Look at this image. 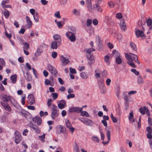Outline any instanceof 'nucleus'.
Masks as SVG:
<instances>
[{
	"instance_id": "nucleus-1",
	"label": "nucleus",
	"mask_w": 152,
	"mask_h": 152,
	"mask_svg": "<svg viewBox=\"0 0 152 152\" xmlns=\"http://www.w3.org/2000/svg\"><path fill=\"white\" fill-rule=\"evenodd\" d=\"M125 56L126 59L128 61L127 62V64L132 67L135 68L136 67V65L133 62V61L138 64H140L137 55L131 53H130L129 54L125 53Z\"/></svg>"
},
{
	"instance_id": "nucleus-2",
	"label": "nucleus",
	"mask_w": 152,
	"mask_h": 152,
	"mask_svg": "<svg viewBox=\"0 0 152 152\" xmlns=\"http://www.w3.org/2000/svg\"><path fill=\"white\" fill-rule=\"evenodd\" d=\"M95 50L94 48H91L86 50V56L88 59V63L90 65L93 63L94 62V57L93 55L91 54V53L94 51Z\"/></svg>"
},
{
	"instance_id": "nucleus-3",
	"label": "nucleus",
	"mask_w": 152,
	"mask_h": 152,
	"mask_svg": "<svg viewBox=\"0 0 152 152\" xmlns=\"http://www.w3.org/2000/svg\"><path fill=\"white\" fill-rule=\"evenodd\" d=\"M52 109L51 116L52 119H54L56 117L58 116V108L56 106L53 104H52Z\"/></svg>"
},
{
	"instance_id": "nucleus-4",
	"label": "nucleus",
	"mask_w": 152,
	"mask_h": 152,
	"mask_svg": "<svg viewBox=\"0 0 152 152\" xmlns=\"http://www.w3.org/2000/svg\"><path fill=\"white\" fill-rule=\"evenodd\" d=\"M69 56H66L65 55L61 56H60V60L62 63V66H64L67 65L70 61L69 60Z\"/></svg>"
},
{
	"instance_id": "nucleus-5",
	"label": "nucleus",
	"mask_w": 152,
	"mask_h": 152,
	"mask_svg": "<svg viewBox=\"0 0 152 152\" xmlns=\"http://www.w3.org/2000/svg\"><path fill=\"white\" fill-rule=\"evenodd\" d=\"M15 141L16 144L19 143L22 140V137L21 134L18 131H16L15 133Z\"/></svg>"
},
{
	"instance_id": "nucleus-6",
	"label": "nucleus",
	"mask_w": 152,
	"mask_h": 152,
	"mask_svg": "<svg viewBox=\"0 0 152 152\" xmlns=\"http://www.w3.org/2000/svg\"><path fill=\"white\" fill-rule=\"evenodd\" d=\"M66 128L61 125H58L56 127V133L58 134L66 132Z\"/></svg>"
},
{
	"instance_id": "nucleus-7",
	"label": "nucleus",
	"mask_w": 152,
	"mask_h": 152,
	"mask_svg": "<svg viewBox=\"0 0 152 152\" xmlns=\"http://www.w3.org/2000/svg\"><path fill=\"white\" fill-rule=\"evenodd\" d=\"M48 67L50 72L52 75H55L57 73V71L56 69L51 64H48Z\"/></svg>"
},
{
	"instance_id": "nucleus-8",
	"label": "nucleus",
	"mask_w": 152,
	"mask_h": 152,
	"mask_svg": "<svg viewBox=\"0 0 152 152\" xmlns=\"http://www.w3.org/2000/svg\"><path fill=\"white\" fill-rule=\"evenodd\" d=\"M82 110V108H80L79 107H74L69 108V112L70 113L76 112L80 113Z\"/></svg>"
},
{
	"instance_id": "nucleus-9",
	"label": "nucleus",
	"mask_w": 152,
	"mask_h": 152,
	"mask_svg": "<svg viewBox=\"0 0 152 152\" xmlns=\"http://www.w3.org/2000/svg\"><path fill=\"white\" fill-rule=\"evenodd\" d=\"M1 104L4 108L8 112H10L12 111V109L8 104L5 103L3 102H1Z\"/></svg>"
},
{
	"instance_id": "nucleus-10",
	"label": "nucleus",
	"mask_w": 152,
	"mask_h": 152,
	"mask_svg": "<svg viewBox=\"0 0 152 152\" xmlns=\"http://www.w3.org/2000/svg\"><path fill=\"white\" fill-rule=\"evenodd\" d=\"M1 99L5 102H7L11 100L12 97L6 94H2L1 95Z\"/></svg>"
},
{
	"instance_id": "nucleus-11",
	"label": "nucleus",
	"mask_w": 152,
	"mask_h": 152,
	"mask_svg": "<svg viewBox=\"0 0 152 152\" xmlns=\"http://www.w3.org/2000/svg\"><path fill=\"white\" fill-rule=\"evenodd\" d=\"M29 127L34 130L36 133H39L40 132V130L39 127L36 125L32 124L29 126Z\"/></svg>"
},
{
	"instance_id": "nucleus-12",
	"label": "nucleus",
	"mask_w": 152,
	"mask_h": 152,
	"mask_svg": "<svg viewBox=\"0 0 152 152\" xmlns=\"http://www.w3.org/2000/svg\"><path fill=\"white\" fill-rule=\"evenodd\" d=\"M61 43L59 41H53L51 43V48L52 49H56L58 47L60 46Z\"/></svg>"
},
{
	"instance_id": "nucleus-13",
	"label": "nucleus",
	"mask_w": 152,
	"mask_h": 152,
	"mask_svg": "<svg viewBox=\"0 0 152 152\" xmlns=\"http://www.w3.org/2000/svg\"><path fill=\"white\" fill-rule=\"evenodd\" d=\"M135 34L137 37H144L145 34L142 30L137 29L135 31Z\"/></svg>"
},
{
	"instance_id": "nucleus-14",
	"label": "nucleus",
	"mask_w": 152,
	"mask_h": 152,
	"mask_svg": "<svg viewBox=\"0 0 152 152\" xmlns=\"http://www.w3.org/2000/svg\"><path fill=\"white\" fill-rule=\"evenodd\" d=\"M33 121L34 123H37L38 125H40L42 123V119L39 117L36 116L33 118Z\"/></svg>"
},
{
	"instance_id": "nucleus-15",
	"label": "nucleus",
	"mask_w": 152,
	"mask_h": 152,
	"mask_svg": "<svg viewBox=\"0 0 152 152\" xmlns=\"http://www.w3.org/2000/svg\"><path fill=\"white\" fill-rule=\"evenodd\" d=\"M28 98L30 101L29 104L31 105H33L35 103V98L32 94H30L28 97Z\"/></svg>"
},
{
	"instance_id": "nucleus-16",
	"label": "nucleus",
	"mask_w": 152,
	"mask_h": 152,
	"mask_svg": "<svg viewBox=\"0 0 152 152\" xmlns=\"http://www.w3.org/2000/svg\"><path fill=\"white\" fill-rule=\"evenodd\" d=\"M106 135L107 136V137L108 139V141H103L102 142L103 144L105 145L107 144H108L109 142H110V136H111V134L109 130H107L106 132Z\"/></svg>"
},
{
	"instance_id": "nucleus-17",
	"label": "nucleus",
	"mask_w": 152,
	"mask_h": 152,
	"mask_svg": "<svg viewBox=\"0 0 152 152\" xmlns=\"http://www.w3.org/2000/svg\"><path fill=\"white\" fill-rule=\"evenodd\" d=\"M26 21L27 23L26 26L28 27L29 28H31L32 25V23L28 16H26Z\"/></svg>"
},
{
	"instance_id": "nucleus-18",
	"label": "nucleus",
	"mask_w": 152,
	"mask_h": 152,
	"mask_svg": "<svg viewBox=\"0 0 152 152\" xmlns=\"http://www.w3.org/2000/svg\"><path fill=\"white\" fill-rule=\"evenodd\" d=\"M66 127L70 129L72 133H73L74 132L75 129L71 126V124L69 120H67L66 121Z\"/></svg>"
},
{
	"instance_id": "nucleus-19",
	"label": "nucleus",
	"mask_w": 152,
	"mask_h": 152,
	"mask_svg": "<svg viewBox=\"0 0 152 152\" xmlns=\"http://www.w3.org/2000/svg\"><path fill=\"white\" fill-rule=\"evenodd\" d=\"M120 26L121 28V29L123 31H124L126 30V23L124 20H121V21L120 22Z\"/></svg>"
},
{
	"instance_id": "nucleus-20",
	"label": "nucleus",
	"mask_w": 152,
	"mask_h": 152,
	"mask_svg": "<svg viewBox=\"0 0 152 152\" xmlns=\"http://www.w3.org/2000/svg\"><path fill=\"white\" fill-rule=\"evenodd\" d=\"M148 110V108L146 106L140 107L139 108V111L140 113L142 115H144L145 113Z\"/></svg>"
},
{
	"instance_id": "nucleus-21",
	"label": "nucleus",
	"mask_w": 152,
	"mask_h": 152,
	"mask_svg": "<svg viewBox=\"0 0 152 152\" xmlns=\"http://www.w3.org/2000/svg\"><path fill=\"white\" fill-rule=\"evenodd\" d=\"M42 47V46H40L37 48V51L35 53V55L37 56H39L43 52Z\"/></svg>"
},
{
	"instance_id": "nucleus-22",
	"label": "nucleus",
	"mask_w": 152,
	"mask_h": 152,
	"mask_svg": "<svg viewBox=\"0 0 152 152\" xmlns=\"http://www.w3.org/2000/svg\"><path fill=\"white\" fill-rule=\"evenodd\" d=\"M147 24V25L149 26V31L147 32L148 33L150 32V31L152 29V20L151 19H148L147 20L146 22Z\"/></svg>"
},
{
	"instance_id": "nucleus-23",
	"label": "nucleus",
	"mask_w": 152,
	"mask_h": 152,
	"mask_svg": "<svg viewBox=\"0 0 152 152\" xmlns=\"http://www.w3.org/2000/svg\"><path fill=\"white\" fill-rule=\"evenodd\" d=\"M66 36L71 42H74L76 40V37L75 35L69 34V36H67V35H66Z\"/></svg>"
},
{
	"instance_id": "nucleus-24",
	"label": "nucleus",
	"mask_w": 152,
	"mask_h": 152,
	"mask_svg": "<svg viewBox=\"0 0 152 152\" xmlns=\"http://www.w3.org/2000/svg\"><path fill=\"white\" fill-rule=\"evenodd\" d=\"M53 38L54 41L60 42L61 43V36L58 34H55L53 36Z\"/></svg>"
},
{
	"instance_id": "nucleus-25",
	"label": "nucleus",
	"mask_w": 152,
	"mask_h": 152,
	"mask_svg": "<svg viewBox=\"0 0 152 152\" xmlns=\"http://www.w3.org/2000/svg\"><path fill=\"white\" fill-rule=\"evenodd\" d=\"M76 33V29L75 28H72L70 29V31L67 32L66 35L69 36V34L75 35Z\"/></svg>"
},
{
	"instance_id": "nucleus-26",
	"label": "nucleus",
	"mask_w": 152,
	"mask_h": 152,
	"mask_svg": "<svg viewBox=\"0 0 152 152\" xmlns=\"http://www.w3.org/2000/svg\"><path fill=\"white\" fill-rule=\"evenodd\" d=\"M113 56L116 58L120 56V54L116 50H113L112 51Z\"/></svg>"
},
{
	"instance_id": "nucleus-27",
	"label": "nucleus",
	"mask_w": 152,
	"mask_h": 152,
	"mask_svg": "<svg viewBox=\"0 0 152 152\" xmlns=\"http://www.w3.org/2000/svg\"><path fill=\"white\" fill-rule=\"evenodd\" d=\"M27 76L25 77L26 80L28 81H30L31 80L32 77L29 71H28L26 72Z\"/></svg>"
},
{
	"instance_id": "nucleus-28",
	"label": "nucleus",
	"mask_w": 152,
	"mask_h": 152,
	"mask_svg": "<svg viewBox=\"0 0 152 152\" xmlns=\"http://www.w3.org/2000/svg\"><path fill=\"white\" fill-rule=\"evenodd\" d=\"M115 59V62L117 64H121L122 61V57L121 56L118 57Z\"/></svg>"
},
{
	"instance_id": "nucleus-29",
	"label": "nucleus",
	"mask_w": 152,
	"mask_h": 152,
	"mask_svg": "<svg viewBox=\"0 0 152 152\" xmlns=\"http://www.w3.org/2000/svg\"><path fill=\"white\" fill-rule=\"evenodd\" d=\"M104 20L107 24H109L110 22H112V20L110 17L106 16L104 19Z\"/></svg>"
},
{
	"instance_id": "nucleus-30",
	"label": "nucleus",
	"mask_w": 152,
	"mask_h": 152,
	"mask_svg": "<svg viewBox=\"0 0 152 152\" xmlns=\"http://www.w3.org/2000/svg\"><path fill=\"white\" fill-rule=\"evenodd\" d=\"M137 82L140 85L144 83L143 79L140 76H138L137 77Z\"/></svg>"
},
{
	"instance_id": "nucleus-31",
	"label": "nucleus",
	"mask_w": 152,
	"mask_h": 152,
	"mask_svg": "<svg viewBox=\"0 0 152 152\" xmlns=\"http://www.w3.org/2000/svg\"><path fill=\"white\" fill-rule=\"evenodd\" d=\"M10 79L12 80V83H15L16 81L17 75H11Z\"/></svg>"
},
{
	"instance_id": "nucleus-32",
	"label": "nucleus",
	"mask_w": 152,
	"mask_h": 152,
	"mask_svg": "<svg viewBox=\"0 0 152 152\" xmlns=\"http://www.w3.org/2000/svg\"><path fill=\"white\" fill-rule=\"evenodd\" d=\"M39 15L37 12H36L35 14L33 15L34 19L36 22H39Z\"/></svg>"
},
{
	"instance_id": "nucleus-33",
	"label": "nucleus",
	"mask_w": 152,
	"mask_h": 152,
	"mask_svg": "<svg viewBox=\"0 0 152 152\" xmlns=\"http://www.w3.org/2000/svg\"><path fill=\"white\" fill-rule=\"evenodd\" d=\"M92 121L90 119H86L84 124L87 126H91L92 125Z\"/></svg>"
},
{
	"instance_id": "nucleus-34",
	"label": "nucleus",
	"mask_w": 152,
	"mask_h": 152,
	"mask_svg": "<svg viewBox=\"0 0 152 152\" xmlns=\"http://www.w3.org/2000/svg\"><path fill=\"white\" fill-rule=\"evenodd\" d=\"M22 44L24 45L23 47V49H26L28 50L29 48V44L26 42H22Z\"/></svg>"
},
{
	"instance_id": "nucleus-35",
	"label": "nucleus",
	"mask_w": 152,
	"mask_h": 152,
	"mask_svg": "<svg viewBox=\"0 0 152 152\" xmlns=\"http://www.w3.org/2000/svg\"><path fill=\"white\" fill-rule=\"evenodd\" d=\"M99 85L100 89H103L104 88V82L102 81H99Z\"/></svg>"
},
{
	"instance_id": "nucleus-36",
	"label": "nucleus",
	"mask_w": 152,
	"mask_h": 152,
	"mask_svg": "<svg viewBox=\"0 0 152 152\" xmlns=\"http://www.w3.org/2000/svg\"><path fill=\"white\" fill-rule=\"evenodd\" d=\"M81 115L82 116H86L87 117H89V115L86 111H83L82 110L80 112Z\"/></svg>"
},
{
	"instance_id": "nucleus-37",
	"label": "nucleus",
	"mask_w": 152,
	"mask_h": 152,
	"mask_svg": "<svg viewBox=\"0 0 152 152\" xmlns=\"http://www.w3.org/2000/svg\"><path fill=\"white\" fill-rule=\"evenodd\" d=\"M91 138L92 140L95 142H98L99 141V139L97 136H93Z\"/></svg>"
},
{
	"instance_id": "nucleus-38",
	"label": "nucleus",
	"mask_w": 152,
	"mask_h": 152,
	"mask_svg": "<svg viewBox=\"0 0 152 152\" xmlns=\"http://www.w3.org/2000/svg\"><path fill=\"white\" fill-rule=\"evenodd\" d=\"M80 76L82 78L84 79H86L88 78V75L86 74L85 72H82L80 74Z\"/></svg>"
},
{
	"instance_id": "nucleus-39",
	"label": "nucleus",
	"mask_w": 152,
	"mask_h": 152,
	"mask_svg": "<svg viewBox=\"0 0 152 152\" xmlns=\"http://www.w3.org/2000/svg\"><path fill=\"white\" fill-rule=\"evenodd\" d=\"M103 45L102 44H98V50L99 51H102L103 50Z\"/></svg>"
},
{
	"instance_id": "nucleus-40",
	"label": "nucleus",
	"mask_w": 152,
	"mask_h": 152,
	"mask_svg": "<svg viewBox=\"0 0 152 152\" xmlns=\"http://www.w3.org/2000/svg\"><path fill=\"white\" fill-rule=\"evenodd\" d=\"M96 42L98 44H101L102 43V41L101 40V39L100 37L99 36H98L96 38Z\"/></svg>"
},
{
	"instance_id": "nucleus-41",
	"label": "nucleus",
	"mask_w": 152,
	"mask_h": 152,
	"mask_svg": "<svg viewBox=\"0 0 152 152\" xmlns=\"http://www.w3.org/2000/svg\"><path fill=\"white\" fill-rule=\"evenodd\" d=\"M10 101V102L13 105L14 107H16V106H17L18 103L15 100V99H13L12 100L11 99V100Z\"/></svg>"
},
{
	"instance_id": "nucleus-42",
	"label": "nucleus",
	"mask_w": 152,
	"mask_h": 152,
	"mask_svg": "<svg viewBox=\"0 0 152 152\" xmlns=\"http://www.w3.org/2000/svg\"><path fill=\"white\" fill-rule=\"evenodd\" d=\"M134 117L133 112L131 111L129 113V120L131 121L132 119Z\"/></svg>"
},
{
	"instance_id": "nucleus-43",
	"label": "nucleus",
	"mask_w": 152,
	"mask_h": 152,
	"mask_svg": "<svg viewBox=\"0 0 152 152\" xmlns=\"http://www.w3.org/2000/svg\"><path fill=\"white\" fill-rule=\"evenodd\" d=\"M4 15L6 18H7L9 16V12L7 10H4Z\"/></svg>"
},
{
	"instance_id": "nucleus-44",
	"label": "nucleus",
	"mask_w": 152,
	"mask_h": 152,
	"mask_svg": "<svg viewBox=\"0 0 152 152\" xmlns=\"http://www.w3.org/2000/svg\"><path fill=\"white\" fill-rule=\"evenodd\" d=\"M52 95L54 100L57 99L58 96V94L57 93H53L52 94Z\"/></svg>"
},
{
	"instance_id": "nucleus-45",
	"label": "nucleus",
	"mask_w": 152,
	"mask_h": 152,
	"mask_svg": "<svg viewBox=\"0 0 152 152\" xmlns=\"http://www.w3.org/2000/svg\"><path fill=\"white\" fill-rule=\"evenodd\" d=\"M146 130L148 132V133H152V128L151 126H149L147 127Z\"/></svg>"
},
{
	"instance_id": "nucleus-46",
	"label": "nucleus",
	"mask_w": 152,
	"mask_h": 152,
	"mask_svg": "<svg viewBox=\"0 0 152 152\" xmlns=\"http://www.w3.org/2000/svg\"><path fill=\"white\" fill-rule=\"evenodd\" d=\"M41 117H42L44 115H48V113L47 112H44L42 111H41L39 113Z\"/></svg>"
},
{
	"instance_id": "nucleus-47",
	"label": "nucleus",
	"mask_w": 152,
	"mask_h": 152,
	"mask_svg": "<svg viewBox=\"0 0 152 152\" xmlns=\"http://www.w3.org/2000/svg\"><path fill=\"white\" fill-rule=\"evenodd\" d=\"M54 16L58 18H61V16L60 14V12L58 11H57L54 14Z\"/></svg>"
},
{
	"instance_id": "nucleus-48",
	"label": "nucleus",
	"mask_w": 152,
	"mask_h": 152,
	"mask_svg": "<svg viewBox=\"0 0 152 152\" xmlns=\"http://www.w3.org/2000/svg\"><path fill=\"white\" fill-rule=\"evenodd\" d=\"M57 53L55 51H53L52 53L51 56L53 58H55L57 56Z\"/></svg>"
},
{
	"instance_id": "nucleus-49",
	"label": "nucleus",
	"mask_w": 152,
	"mask_h": 152,
	"mask_svg": "<svg viewBox=\"0 0 152 152\" xmlns=\"http://www.w3.org/2000/svg\"><path fill=\"white\" fill-rule=\"evenodd\" d=\"M92 20L90 19H88L86 22V25L87 26H90L92 23Z\"/></svg>"
},
{
	"instance_id": "nucleus-50",
	"label": "nucleus",
	"mask_w": 152,
	"mask_h": 152,
	"mask_svg": "<svg viewBox=\"0 0 152 152\" xmlns=\"http://www.w3.org/2000/svg\"><path fill=\"white\" fill-rule=\"evenodd\" d=\"M131 71L132 72L134 73L136 75H138L139 74V72L137 71V70L134 69H131Z\"/></svg>"
},
{
	"instance_id": "nucleus-51",
	"label": "nucleus",
	"mask_w": 152,
	"mask_h": 152,
	"mask_svg": "<svg viewBox=\"0 0 152 152\" xmlns=\"http://www.w3.org/2000/svg\"><path fill=\"white\" fill-rule=\"evenodd\" d=\"M110 57L108 55L105 56L104 58V61L106 63H108Z\"/></svg>"
},
{
	"instance_id": "nucleus-52",
	"label": "nucleus",
	"mask_w": 152,
	"mask_h": 152,
	"mask_svg": "<svg viewBox=\"0 0 152 152\" xmlns=\"http://www.w3.org/2000/svg\"><path fill=\"white\" fill-rule=\"evenodd\" d=\"M32 69L34 75L36 78H37V75H38V73L37 71L34 68H32Z\"/></svg>"
},
{
	"instance_id": "nucleus-53",
	"label": "nucleus",
	"mask_w": 152,
	"mask_h": 152,
	"mask_svg": "<svg viewBox=\"0 0 152 152\" xmlns=\"http://www.w3.org/2000/svg\"><path fill=\"white\" fill-rule=\"evenodd\" d=\"M75 97V95L74 94H68L67 96V99H69L71 98H73Z\"/></svg>"
},
{
	"instance_id": "nucleus-54",
	"label": "nucleus",
	"mask_w": 152,
	"mask_h": 152,
	"mask_svg": "<svg viewBox=\"0 0 152 152\" xmlns=\"http://www.w3.org/2000/svg\"><path fill=\"white\" fill-rule=\"evenodd\" d=\"M58 107L60 109H63L64 108L65 105L64 104L61 103H59L58 104Z\"/></svg>"
},
{
	"instance_id": "nucleus-55",
	"label": "nucleus",
	"mask_w": 152,
	"mask_h": 152,
	"mask_svg": "<svg viewBox=\"0 0 152 152\" xmlns=\"http://www.w3.org/2000/svg\"><path fill=\"white\" fill-rule=\"evenodd\" d=\"M130 45L131 47L134 50H136V47L135 45L132 42H130Z\"/></svg>"
},
{
	"instance_id": "nucleus-56",
	"label": "nucleus",
	"mask_w": 152,
	"mask_h": 152,
	"mask_svg": "<svg viewBox=\"0 0 152 152\" xmlns=\"http://www.w3.org/2000/svg\"><path fill=\"white\" fill-rule=\"evenodd\" d=\"M45 134H43L42 135L39 136V139L42 141H44V139H45Z\"/></svg>"
},
{
	"instance_id": "nucleus-57",
	"label": "nucleus",
	"mask_w": 152,
	"mask_h": 152,
	"mask_svg": "<svg viewBox=\"0 0 152 152\" xmlns=\"http://www.w3.org/2000/svg\"><path fill=\"white\" fill-rule=\"evenodd\" d=\"M87 7L88 10L90 12H91L92 10V8L91 6V4H87Z\"/></svg>"
},
{
	"instance_id": "nucleus-58",
	"label": "nucleus",
	"mask_w": 152,
	"mask_h": 152,
	"mask_svg": "<svg viewBox=\"0 0 152 152\" xmlns=\"http://www.w3.org/2000/svg\"><path fill=\"white\" fill-rule=\"evenodd\" d=\"M52 99H49L47 102V105L49 107H50L51 105Z\"/></svg>"
},
{
	"instance_id": "nucleus-59",
	"label": "nucleus",
	"mask_w": 152,
	"mask_h": 152,
	"mask_svg": "<svg viewBox=\"0 0 152 152\" xmlns=\"http://www.w3.org/2000/svg\"><path fill=\"white\" fill-rule=\"evenodd\" d=\"M116 17L118 18L121 19L122 18V15L121 13H118L116 14Z\"/></svg>"
},
{
	"instance_id": "nucleus-60",
	"label": "nucleus",
	"mask_w": 152,
	"mask_h": 152,
	"mask_svg": "<svg viewBox=\"0 0 152 152\" xmlns=\"http://www.w3.org/2000/svg\"><path fill=\"white\" fill-rule=\"evenodd\" d=\"M9 1L8 0H6L3 1L1 3V5L2 6L5 5L6 3H9Z\"/></svg>"
},
{
	"instance_id": "nucleus-61",
	"label": "nucleus",
	"mask_w": 152,
	"mask_h": 152,
	"mask_svg": "<svg viewBox=\"0 0 152 152\" xmlns=\"http://www.w3.org/2000/svg\"><path fill=\"white\" fill-rule=\"evenodd\" d=\"M69 70L70 72L73 74L76 73V71L75 69L72 68L71 67L69 68Z\"/></svg>"
},
{
	"instance_id": "nucleus-62",
	"label": "nucleus",
	"mask_w": 152,
	"mask_h": 152,
	"mask_svg": "<svg viewBox=\"0 0 152 152\" xmlns=\"http://www.w3.org/2000/svg\"><path fill=\"white\" fill-rule=\"evenodd\" d=\"M152 133H147L146 134L147 138L149 139V140H151V139L152 138Z\"/></svg>"
},
{
	"instance_id": "nucleus-63",
	"label": "nucleus",
	"mask_w": 152,
	"mask_h": 152,
	"mask_svg": "<svg viewBox=\"0 0 152 152\" xmlns=\"http://www.w3.org/2000/svg\"><path fill=\"white\" fill-rule=\"evenodd\" d=\"M98 20L96 19H94L93 20V23L94 25H96L98 23Z\"/></svg>"
},
{
	"instance_id": "nucleus-64",
	"label": "nucleus",
	"mask_w": 152,
	"mask_h": 152,
	"mask_svg": "<svg viewBox=\"0 0 152 152\" xmlns=\"http://www.w3.org/2000/svg\"><path fill=\"white\" fill-rule=\"evenodd\" d=\"M148 124L149 125L152 126V119L151 118L149 117H148Z\"/></svg>"
}]
</instances>
